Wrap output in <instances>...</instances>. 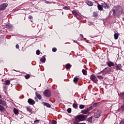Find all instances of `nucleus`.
I'll return each mask as SVG.
<instances>
[{"label":"nucleus","instance_id":"1","mask_svg":"<svg viewBox=\"0 0 124 124\" xmlns=\"http://www.w3.org/2000/svg\"><path fill=\"white\" fill-rule=\"evenodd\" d=\"M87 119V116L86 115H78L76 117L75 120L74 121V123H76V122H81L82 121H85Z\"/></svg>","mask_w":124,"mask_h":124},{"label":"nucleus","instance_id":"2","mask_svg":"<svg viewBox=\"0 0 124 124\" xmlns=\"http://www.w3.org/2000/svg\"><path fill=\"white\" fill-rule=\"evenodd\" d=\"M114 14L121 15L123 13V8L120 6H116L113 10Z\"/></svg>","mask_w":124,"mask_h":124},{"label":"nucleus","instance_id":"3","mask_svg":"<svg viewBox=\"0 0 124 124\" xmlns=\"http://www.w3.org/2000/svg\"><path fill=\"white\" fill-rule=\"evenodd\" d=\"M8 6V4L6 3H3L0 5V10L3 11L5 9L6 7Z\"/></svg>","mask_w":124,"mask_h":124},{"label":"nucleus","instance_id":"4","mask_svg":"<svg viewBox=\"0 0 124 124\" xmlns=\"http://www.w3.org/2000/svg\"><path fill=\"white\" fill-rule=\"evenodd\" d=\"M44 95L46 97H50L51 96V92L49 90H46L44 92Z\"/></svg>","mask_w":124,"mask_h":124},{"label":"nucleus","instance_id":"5","mask_svg":"<svg viewBox=\"0 0 124 124\" xmlns=\"http://www.w3.org/2000/svg\"><path fill=\"white\" fill-rule=\"evenodd\" d=\"M109 71H110V68H106L103 71H101V73H103V74H107Z\"/></svg>","mask_w":124,"mask_h":124},{"label":"nucleus","instance_id":"6","mask_svg":"<svg viewBox=\"0 0 124 124\" xmlns=\"http://www.w3.org/2000/svg\"><path fill=\"white\" fill-rule=\"evenodd\" d=\"M90 79L94 82V83H96L97 82V79H95V76H93V75H92L90 76Z\"/></svg>","mask_w":124,"mask_h":124},{"label":"nucleus","instance_id":"7","mask_svg":"<svg viewBox=\"0 0 124 124\" xmlns=\"http://www.w3.org/2000/svg\"><path fill=\"white\" fill-rule=\"evenodd\" d=\"M86 3H87L89 6H93V3L91 0H86Z\"/></svg>","mask_w":124,"mask_h":124},{"label":"nucleus","instance_id":"8","mask_svg":"<svg viewBox=\"0 0 124 124\" xmlns=\"http://www.w3.org/2000/svg\"><path fill=\"white\" fill-rule=\"evenodd\" d=\"M0 104L3 106H6V102L2 99H0Z\"/></svg>","mask_w":124,"mask_h":124},{"label":"nucleus","instance_id":"9","mask_svg":"<svg viewBox=\"0 0 124 124\" xmlns=\"http://www.w3.org/2000/svg\"><path fill=\"white\" fill-rule=\"evenodd\" d=\"M28 102V103H29V104H30L31 105H33V104L35 103V102L34 101V100L31 99H29Z\"/></svg>","mask_w":124,"mask_h":124},{"label":"nucleus","instance_id":"10","mask_svg":"<svg viewBox=\"0 0 124 124\" xmlns=\"http://www.w3.org/2000/svg\"><path fill=\"white\" fill-rule=\"evenodd\" d=\"M116 70H121L122 69V64H118L115 66Z\"/></svg>","mask_w":124,"mask_h":124},{"label":"nucleus","instance_id":"11","mask_svg":"<svg viewBox=\"0 0 124 124\" xmlns=\"http://www.w3.org/2000/svg\"><path fill=\"white\" fill-rule=\"evenodd\" d=\"M102 4L103 8H105V9H108V8H109V6L106 3H102Z\"/></svg>","mask_w":124,"mask_h":124},{"label":"nucleus","instance_id":"12","mask_svg":"<svg viewBox=\"0 0 124 124\" xmlns=\"http://www.w3.org/2000/svg\"><path fill=\"white\" fill-rule=\"evenodd\" d=\"M89 112H90V110L89 109V108H87L86 109H84L81 111V113L82 114H88Z\"/></svg>","mask_w":124,"mask_h":124},{"label":"nucleus","instance_id":"13","mask_svg":"<svg viewBox=\"0 0 124 124\" xmlns=\"http://www.w3.org/2000/svg\"><path fill=\"white\" fill-rule=\"evenodd\" d=\"M94 118H99L100 117V113L99 112L97 111L94 114Z\"/></svg>","mask_w":124,"mask_h":124},{"label":"nucleus","instance_id":"14","mask_svg":"<svg viewBox=\"0 0 124 124\" xmlns=\"http://www.w3.org/2000/svg\"><path fill=\"white\" fill-rule=\"evenodd\" d=\"M40 61L41 62H42L43 63H44V62H46V58H45V57L43 56L41 58V59L40 60Z\"/></svg>","mask_w":124,"mask_h":124},{"label":"nucleus","instance_id":"15","mask_svg":"<svg viewBox=\"0 0 124 124\" xmlns=\"http://www.w3.org/2000/svg\"><path fill=\"white\" fill-rule=\"evenodd\" d=\"M97 7H98V9L99 10H102V9H103V7L102 6V5L98 4L97 5Z\"/></svg>","mask_w":124,"mask_h":124},{"label":"nucleus","instance_id":"16","mask_svg":"<svg viewBox=\"0 0 124 124\" xmlns=\"http://www.w3.org/2000/svg\"><path fill=\"white\" fill-rule=\"evenodd\" d=\"M72 14L74 16H78V12L76 10H73L72 12Z\"/></svg>","mask_w":124,"mask_h":124},{"label":"nucleus","instance_id":"17","mask_svg":"<svg viewBox=\"0 0 124 124\" xmlns=\"http://www.w3.org/2000/svg\"><path fill=\"white\" fill-rule=\"evenodd\" d=\"M35 94H36V96L37 98H38L39 100H41V95H40V94H38V93H35Z\"/></svg>","mask_w":124,"mask_h":124},{"label":"nucleus","instance_id":"18","mask_svg":"<svg viewBox=\"0 0 124 124\" xmlns=\"http://www.w3.org/2000/svg\"><path fill=\"white\" fill-rule=\"evenodd\" d=\"M70 67H71V65H70V64L68 63L65 65V68L66 69H70Z\"/></svg>","mask_w":124,"mask_h":124},{"label":"nucleus","instance_id":"19","mask_svg":"<svg viewBox=\"0 0 124 124\" xmlns=\"http://www.w3.org/2000/svg\"><path fill=\"white\" fill-rule=\"evenodd\" d=\"M108 66H109V67H111V66H114V63H113V62H109L108 63Z\"/></svg>","mask_w":124,"mask_h":124},{"label":"nucleus","instance_id":"20","mask_svg":"<svg viewBox=\"0 0 124 124\" xmlns=\"http://www.w3.org/2000/svg\"><path fill=\"white\" fill-rule=\"evenodd\" d=\"M5 85H6L7 86H9L10 85V80H8L5 81Z\"/></svg>","mask_w":124,"mask_h":124},{"label":"nucleus","instance_id":"21","mask_svg":"<svg viewBox=\"0 0 124 124\" xmlns=\"http://www.w3.org/2000/svg\"><path fill=\"white\" fill-rule=\"evenodd\" d=\"M114 39H118V38L119 37V34L115 33L114 34Z\"/></svg>","mask_w":124,"mask_h":124},{"label":"nucleus","instance_id":"22","mask_svg":"<svg viewBox=\"0 0 124 124\" xmlns=\"http://www.w3.org/2000/svg\"><path fill=\"white\" fill-rule=\"evenodd\" d=\"M5 108L2 106L0 105V111L1 112L2 111H4Z\"/></svg>","mask_w":124,"mask_h":124},{"label":"nucleus","instance_id":"23","mask_svg":"<svg viewBox=\"0 0 124 124\" xmlns=\"http://www.w3.org/2000/svg\"><path fill=\"white\" fill-rule=\"evenodd\" d=\"M44 105L45 106L48 107V108H51V105L49 103H45Z\"/></svg>","mask_w":124,"mask_h":124},{"label":"nucleus","instance_id":"24","mask_svg":"<svg viewBox=\"0 0 124 124\" xmlns=\"http://www.w3.org/2000/svg\"><path fill=\"white\" fill-rule=\"evenodd\" d=\"M73 107L75 108V109H77L78 108V105L77 104H73Z\"/></svg>","mask_w":124,"mask_h":124},{"label":"nucleus","instance_id":"25","mask_svg":"<svg viewBox=\"0 0 124 124\" xmlns=\"http://www.w3.org/2000/svg\"><path fill=\"white\" fill-rule=\"evenodd\" d=\"M49 124H57V121L53 120L52 121H50Z\"/></svg>","mask_w":124,"mask_h":124},{"label":"nucleus","instance_id":"26","mask_svg":"<svg viewBox=\"0 0 124 124\" xmlns=\"http://www.w3.org/2000/svg\"><path fill=\"white\" fill-rule=\"evenodd\" d=\"M82 72L83 75H87V71H86V70H85V69H82Z\"/></svg>","mask_w":124,"mask_h":124},{"label":"nucleus","instance_id":"27","mask_svg":"<svg viewBox=\"0 0 124 124\" xmlns=\"http://www.w3.org/2000/svg\"><path fill=\"white\" fill-rule=\"evenodd\" d=\"M78 80H79V78H76V77L75 78H74V83H77Z\"/></svg>","mask_w":124,"mask_h":124},{"label":"nucleus","instance_id":"28","mask_svg":"<svg viewBox=\"0 0 124 124\" xmlns=\"http://www.w3.org/2000/svg\"><path fill=\"white\" fill-rule=\"evenodd\" d=\"M88 121L90 123H92V122H93V117H90V118H89L88 119Z\"/></svg>","mask_w":124,"mask_h":124},{"label":"nucleus","instance_id":"29","mask_svg":"<svg viewBox=\"0 0 124 124\" xmlns=\"http://www.w3.org/2000/svg\"><path fill=\"white\" fill-rule=\"evenodd\" d=\"M97 77V78L99 79V80H103V77L101 76H98Z\"/></svg>","mask_w":124,"mask_h":124},{"label":"nucleus","instance_id":"30","mask_svg":"<svg viewBox=\"0 0 124 124\" xmlns=\"http://www.w3.org/2000/svg\"><path fill=\"white\" fill-rule=\"evenodd\" d=\"M85 108V105H80L79 106V108L80 109H84Z\"/></svg>","mask_w":124,"mask_h":124},{"label":"nucleus","instance_id":"31","mask_svg":"<svg viewBox=\"0 0 124 124\" xmlns=\"http://www.w3.org/2000/svg\"><path fill=\"white\" fill-rule=\"evenodd\" d=\"M14 112L15 113V114H18V110H17V109H16V108H14Z\"/></svg>","mask_w":124,"mask_h":124},{"label":"nucleus","instance_id":"32","mask_svg":"<svg viewBox=\"0 0 124 124\" xmlns=\"http://www.w3.org/2000/svg\"><path fill=\"white\" fill-rule=\"evenodd\" d=\"M27 110L28 112H29V113H31V112L32 111V110H31V109L29 108H27Z\"/></svg>","mask_w":124,"mask_h":124},{"label":"nucleus","instance_id":"33","mask_svg":"<svg viewBox=\"0 0 124 124\" xmlns=\"http://www.w3.org/2000/svg\"><path fill=\"white\" fill-rule=\"evenodd\" d=\"M36 55H37L38 56L40 54V51L39 50H37L36 51Z\"/></svg>","mask_w":124,"mask_h":124},{"label":"nucleus","instance_id":"34","mask_svg":"<svg viewBox=\"0 0 124 124\" xmlns=\"http://www.w3.org/2000/svg\"><path fill=\"white\" fill-rule=\"evenodd\" d=\"M73 124H86V123H79L78 122L76 121L75 122H74Z\"/></svg>","mask_w":124,"mask_h":124},{"label":"nucleus","instance_id":"35","mask_svg":"<svg viewBox=\"0 0 124 124\" xmlns=\"http://www.w3.org/2000/svg\"><path fill=\"white\" fill-rule=\"evenodd\" d=\"M30 75H27L25 76V78H26V79H29L30 78Z\"/></svg>","mask_w":124,"mask_h":124},{"label":"nucleus","instance_id":"36","mask_svg":"<svg viewBox=\"0 0 124 124\" xmlns=\"http://www.w3.org/2000/svg\"><path fill=\"white\" fill-rule=\"evenodd\" d=\"M93 15L94 17H96L97 16V13H96V12H93Z\"/></svg>","mask_w":124,"mask_h":124},{"label":"nucleus","instance_id":"37","mask_svg":"<svg viewBox=\"0 0 124 124\" xmlns=\"http://www.w3.org/2000/svg\"><path fill=\"white\" fill-rule=\"evenodd\" d=\"M68 113H71V109L70 108H68L67 110Z\"/></svg>","mask_w":124,"mask_h":124},{"label":"nucleus","instance_id":"38","mask_svg":"<svg viewBox=\"0 0 124 124\" xmlns=\"http://www.w3.org/2000/svg\"><path fill=\"white\" fill-rule=\"evenodd\" d=\"M52 51L53 52H57V48L56 47L53 48H52Z\"/></svg>","mask_w":124,"mask_h":124},{"label":"nucleus","instance_id":"39","mask_svg":"<svg viewBox=\"0 0 124 124\" xmlns=\"http://www.w3.org/2000/svg\"><path fill=\"white\" fill-rule=\"evenodd\" d=\"M121 109L122 111H124V105H123L121 107Z\"/></svg>","mask_w":124,"mask_h":124},{"label":"nucleus","instance_id":"40","mask_svg":"<svg viewBox=\"0 0 124 124\" xmlns=\"http://www.w3.org/2000/svg\"><path fill=\"white\" fill-rule=\"evenodd\" d=\"M34 123L35 124H38V123H39V120H35Z\"/></svg>","mask_w":124,"mask_h":124},{"label":"nucleus","instance_id":"41","mask_svg":"<svg viewBox=\"0 0 124 124\" xmlns=\"http://www.w3.org/2000/svg\"><path fill=\"white\" fill-rule=\"evenodd\" d=\"M16 49H19V45L18 44H16Z\"/></svg>","mask_w":124,"mask_h":124},{"label":"nucleus","instance_id":"42","mask_svg":"<svg viewBox=\"0 0 124 124\" xmlns=\"http://www.w3.org/2000/svg\"><path fill=\"white\" fill-rule=\"evenodd\" d=\"M45 3H46V4H50V3H51V2H49V1H45Z\"/></svg>","mask_w":124,"mask_h":124},{"label":"nucleus","instance_id":"43","mask_svg":"<svg viewBox=\"0 0 124 124\" xmlns=\"http://www.w3.org/2000/svg\"><path fill=\"white\" fill-rule=\"evenodd\" d=\"M29 19H32V16H29L28 17Z\"/></svg>","mask_w":124,"mask_h":124},{"label":"nucleus","instance_id":"44","mask_svg":"<svg viewBox=\"0 0 124 124\" xmlns=\"http://www.w3.org/2000/svg\"><path fill=\"white\" fill-rule=\"evenodd\" d=\"M120 124H124V121H122L121 122Z\"/></svg>","mask_w":124,"mask_h":124},{"label":"nucleus","instance_id":"45","mask_svg":"<svg viewBox=\"0 0 124 124\" xmlns=\"http://www.w3.org/2000/svg\"><path fill=\"white\" fill-rule=\"evenodd\" d=\"M122 95H123V96H124V92H123V93H122Z\"/></svg>","mask_w":124,"mask_h":124},{"label":"nucleus","instance_id":"46","mask_svg":"<svg viewBox=\"0 0 124 124\" xmlns=\"http://www.w3.org/2000/svg\"><path fill=\"white\" fill-rule=\"evenodd\" d=\"M64 9H66V10L67 9V7H64Z\"/></svg>","mask_w":124,"mask_h":124},{"label":"nucleus","instance_id":"47","mask_svg":"<svg viewBox=\"0 0 124 124\" xmlns=\"http://www.w3.org/2000/svg\"><path fill=\"white\" fill-rule=\"evenodd\" d=\"M34 99H35V100L37 101V98H35Z\"/></svg>","mask_w":124,"mask_h":124},{"label":"nucleus","instance_id":"48","mask_svg":"<svg viewBox=\"0 0 124 124\" xmlns=\"http://www.w3.org/2000/svg\"><path fill=\"white\" fill-rule=\"evenodd\" d=\"M0 98H1V95H0Z\"/></svg>","mask_w":124,"mask_h":124}]
</instances>
